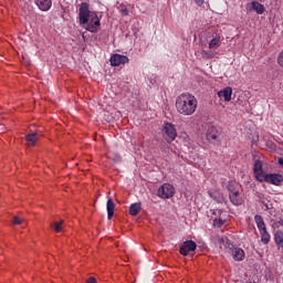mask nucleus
<instances>
[{"label":"nucleus","instance_id":"nucleus-1","mask_svg":"<svg viewBox=\"0 0 283 283\" xmlns=\"http://www.w3.org/2000/svg\"><path fill=\"white\" fill-rule=\"evenodd\" d=\"M78 19L81 25H86L88 32H98L101 30V18L94 11L90 10L87 2H82L78 11Z\"/></svg>","mask_w":283,"mask_h":283},{"label":"nucleus","instance_id":"nucleus-2","mask_svg":"<svg viewBox=\"0 0 283 283\" xmlns=\"http://www.w3.org/2000/svg\"><path fill=\"white\" fill-rule=\"evenodd\" d=\"M176 109L182 116H193L198 109V99L192 94H181L176 98Z\"/></svg>","mask_w":283,"mask_h":283},{"label":"nucleus","instance_id":"nucleus-3","mask_svg":"<svg viewBox=\"0 0 283 283\" xmlns=\"http://www.w3.org/2000/svg\"><path fill=\"white\" fill-rule=\"evenodd\" d=\"M176 195V188L171 184H164L159 187L157 191L158 198L163 200H169V198H174Z\"/></svg>","mask_w":283,"mask_h":283},{"label":"nucleus","instance_id":"nucleus-4","mask_svg":"<svg viewBox=\"0 0 283 283\" xmlns=\"http://www.w3.org/2000/svg\"><path fill=\"white\" fill-rule=\"evenodd\" d=\"M207 140L212 145H220L222 143V130L216 126H211L207 132Z\"/></svg>","mask_w":283,"mask_h":283},{"label":"nucleus","instance_id":"nucleus-5","mask_svg":"<svg viewBox=\"0 0 283 283\" xmlns=\"http://www.w3.org/2000/svg\"><path fill=\"white\" fill-rule=\"evenodd\" d=\"M163 136L167 143H174L176 137L178 136V132H176V126L171 123H166L163 128Z\"/></svg>","mask_w":283,"mask_h":283},{"label":"nucleus","instance_id":"nucleus-6","mask_svg":"<svg viewBox=\"0 0 283 283\" xmlns=\"http://www.w3.org/2000/svg\"><path fill=\"white\" fill-rule=\"evenodd\" d=\"M224 240L233 260H235V262H242V260H244V250H242V248H233V244H231L228 239H221V242H224Z\"/></svg>","mask_w":283,"mask_h":283},{"label":"nucleus","instance_id":"nucleus-7","mask_svg":"<svg viewBox=\"0 0 283 283\" xmlns=\"http://www.w3.org/2000/svg\"><path fill=\"white\" fill-rule=\"evenodd\" d=\"M261 182H268L269 185L280 187V185L283 182V176L280 174H265V176L261 179Z\"/></svg>","mask_w":283,"mask_h":283},{"label":"nucleus","instance_id":"nucleus-8","mask_svg":"<svg viewBox=\"0 0 283 283\" xmlns=\"http://www.w3.org/2000/svg\"><path fill=\"white\" fill-rule=\"evenodd\" d=\"M197 247L198 245L191 240L185 241L179 248V253L181 255H189V252L193 251Z\"/></svg>","mask_w":283,"mask_h":283},{"label":"nucleus","instance_id":"nucleus-9","mask_svg":"<svg viewBox=\"0 0 283 283\" xmlns=\"http://www.w3.org/2000/svg\"><path fill=\"white\" fill-rule=\"evenodd\" d=\"M125 63H129V57L122 54H114L111 57V65L113 67H118V65H125Z\"/></svg>","mask_w":283,"mask_h":283},{"label":"nucleus","instance_id":"nucleus-10","mask_svg":"<svg viewBox=\"0 0 283 283\" xmlns=\"http://www.w3.org/2000/svg\"><path fill=\"white\" fill-rule=\"evenodd\" d=\"M253 171H254V177L259 182H261L262 179L266 176V174H264V170L262 169V161L258 159L254 161Z\"/></svg>","mask_w":283,"mask_h":283},{"label":"nucleus","instance_id":"nucleus-11","mask_svg":"<svg viewBox=\"0 0 283 283\" xmlns=\"http://www.w3.org/2000/svg\"><path fill=\"white\" fill-rule=\"evenodd\" d=\"M233 95V88L231 86H227L223 90L218 92L219 98H223L226 103L231 101V96Z\"/></svg>","mask_w":283,"mask_h":283},{"label":"nucleus","instance_id":"nucleus-12","mask_svg":"<svg viewBox=\"0 0 283 283\" xmlns=\"http://www.w3.org/2000/svg\"><path fill=\"white\" fill-rule=\"evenodd\" d=\"M229 199H230V202H232V205H234L235 207H240V205L244 202V200L240 196V190L237 192L229 193Z\"/></svg>","mask_w":283,"mask_h":283},{"label":"nucleus","instance_id":"nucleus-13","mask_svg":"<svg viewBox=\"0 0 283 283\" xmlns=\"http://www.w3.org/2000/svg\"><path fill=\"white\" fill-rule=\"evenodd\" d=\"M34 2L43 12H48L52 8V0H34Z\"/></svg>","mask_w":283,"mask_h":283},{"label":"nucleus","instance_id":"nucleus-14","mask_svg":"<svg viewBox=\"0 0 283 283\" xmlns=\"http://www.w3.org/2000/svg\"><path fill=\"white\" fill-rule=\"evenodd\" d=\"M254 222L259 229V231H266V223H264V219L262 218V216L256 214L254 217Z\"/></svg>","mask_w":283,"mask_h":283},{"label":"nucleus","instance_id":"nucleus-15","mask_svg":"<svg viewBox=\"0 0 283 283\" xmlns=\"http://www.w3.org/2000/svg\"><path fill=\"white\" fill-rule=\"evenodd\" d=\"M106 209H107L108 220H112V218H114V209H116V206L114 205V201H112V199L107 200Z\"/></svg>","mask_w":283,"mask_h":283},{"label":"nucleus","instance_id":"nucleus-16","mask_svg":"<svg viewBox=\"0 0 283 283\" xmlns=\"http://www.w3.org/2000/svg\"><path fill=\"white\" fill-rule=\"evenodd\" d=\"M142 209H143V206L140 205V202L132 203L129 207V213L130 216H138Z\"/></svg>","mask_w":283,"mask_h":283},{"label":"nucleus","instance_id":"nucleus-17","mask_svg":"<svg viewBox=\"0 0 283 283\" xmlns=\"http://www.w3.org/2000/svg\"><path fill=\"white\" fill-rule=\"evenodd\" d=\"M25 140L29 147H34V145H36V140H39V137L36 136V133H32L27 135Z\"/></svg>","mask_w":283,"mask_h":283},{"label":"nucleus","instance_id":"nucleus-18","mask_svg":"<svg viewBox=\"0 0 283 283\" xmlns=\"http://www.w3.org/2000/svg\"><path fill=\"white\" fill-rule=\"evenodd\" d=\"M274 242L281 247V249H283V231L282 230H277L274 233Z\"/></svg>","mask_w":283,"mask_h":283},{"label":"nucleus","instance_id":"nucleus-19","mask_svg":"<svg viewBox=\"0 0 283 283\" xmlns=\"http://www.w3.org/2000/svg\"><path fill=\"white\" fill-rule=\"evenodd\" d=\"M228 191L230 193H235V192L240 191V184H238L237 181H230L228 184Z\"/></svg>","mask_w":283,"mask_h":283},{"label":"nucleus","instance_id":"nucleus-20","mask_svg":"<svg viewBox=\"0 0 283 283\" xmlns=\"http://www.w3.org/2000/svg\"><path fill=\"white\" fill-rule=\"evenodd\" d=\"M252 9L258 12V14H264V6L258 1L252 2Z\"/></svg>","mask_w":283,"mask_h":283},{"label":"nucleus","instance_id":"nucleus-21","mask_svg":"<svg viewBox=\"0 0 283 283\" xmlns=\"http://www.w3.org/2000/svg\"><path fill=\"white\" fill-rule=\"evenodd\" d=\"M260 234H261V241L263 242V244H269V242H271V234H269V231L262 230Z\"/></svg>","mask_w":283,"mask_h":283},{"label":"nucleus","instance_id":"nucleus-22","mask_svg":"<svg viewBox=\"0 0 283 283\" xmlns=\"http://www.w3.org/2000/svg\"><path fill=\"white\" fill-rule=\"evenodd\" d=\"M220 48V38H213L209 42V50H218Z\"/></svg>","mask_w":283,"mask_h":283},{"label":"nucleus","instance_id":"nucleus-23","mask_svg":"<svg viewBox=\"0 0 283 283\" xmlns=\"http://www.w3.org/2000/svg\"><path fill=\"white\" fill-rule=\"evenodd\" d=\"M64 222V220H61L60 222H54V224H51V227L54 229L56 233H61V231H63Z\"/></svg>","mask_w":283,"mask_h":283},{"label":"nucleus","instance_id":"nucleus-24","mask_svg":"<svg viewBox=\"0 0 283 283\" xmlns=\"http://www.w3.org/2000/svg\"><path fill=\"white\" fill-rule=\"evenodd\" d=\"M201 56H202V59L210 60V59H214L216 53H213V51L202 50L201 51Z\"/></svg>","mask_w":283,"mask_h":283},{"label":"nucleus","instance_id":"nucleus-25","mask_svg":"<svg viewBox=\"0 0 283 283\" xmlns=\"http://www.w3.org/2000/svg\"><path fill=\"white\" fill-rule=\"evenodd\" d=\"M224 222H227V220L219 218H214L213 219V227H217L218 229H220V227H222V224H224Z\"/></svg>","mask_w":283,"mask_h":283},{"label":"nucleus","instance_id":"nucleus-26","mask_svg":"<svg viewBox=\"0 0 283 283\" xmlns=\"http://www.w3.org/2000/svg\"><path fill=\"white\" fill-rule=\"evenodd\" d=\"M277 63H279L280 67H283V50L280 52V54L277 56Z\"/></svg>","mask_w":283,"mask_h":283},{"label":"nucleus","instance_id":"nucleus-27","mask_svg":"<svg viewBox=\"0 0 283 283\" xmlns=\"http://www.w3.org/2000/svg\"><path fill=\"white\" fill-rule=\"evenodd\" d=\"M13 224H23V219H21L19 217H14L13 218Z\"/></svg>","mask_w":283,"mask_h":283},{"label":"nucleus","instance_id":"nucleus-28","mask_svg":"<svg viewBox=\"0 0 283 283\" xmlns=\"http://www.w3.org/2000/svg\"><path fill=\"white\" fill-rule=\"evenodd\" d=\"M195 3H197V6H199V8H201V6H205V0H193Z\"/></svg>","mask_w":283,"mask_h":283},{"label":"nucleus","instance_id":"nucleus-29","mask_svg":"<svg viewBox=\"0 0 283 283\" xmlns=\"http://www.w3.org/2000/svg\"><path fill=\"white\" fill-rule=\"evenodd\" d=\"M120 13L124 15V17H127V14H129V11L127 9H122L120 10Z\"/></svg>","mask_w":283,"mask_h":283},{"label":"nucleus","instance_id":"nucleus-30","mask_svg":"<svg viewBox=\"0 0 283 283\" xmlns=\"http://www.w3.org/2000/svg\"><path fill=\"white\" fill-rule=\"evenodd\" d=\"M86 283H96V279L94 276H91Z\"/></svg>","mask_w":283,"mask_h":283},{"label":"nucleus","instance_id":"nucleus-31","mask_svg":"<svg viewBox=\"0 0 283 283\" xmlns=\"http://www.w3.org/2000/svg\"><path fill=\"white\" fill-rule=\"evenodd\" d=\"M213 214H214V216H222V210H214V211H213Z\"/></svg>","mask_w":283,"mask_h":283}]
</instances>
